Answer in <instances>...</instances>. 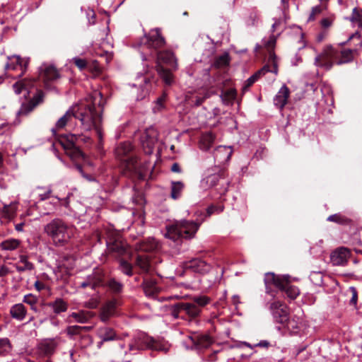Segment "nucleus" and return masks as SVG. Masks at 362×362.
Masks as SVG:
<instances>
[{
    "mask_svg": "<svg viewBox=\"0 0 362 362\" xmlns=\"http://www.w3.org/2000/svg\"><path fill=\"white\" fill-rule=\"evenodd\" d=\"M103 100L102 93L94 91L88 97L85 103L70 107L66 113L61 117L52 129L54 134L56 132L64 129L65 127H73L75 120L81 122V127L85 131L94 129L98 140V148L102 146L103 132L101 129Z\"/></svg>",
    "mask_w": 362,
    "mask_h": 362,
    "instance_id": "f257e3e1",
    "label": "nucleus"
},
{
    "mask_svg": "<svg viewBox=\"0 0 362 362\" xmlns=\"http://www.w3.org/2000/svg\"><path fill=\"white\" fill-rule=\"evenodd\" d=\"M358 54L357 49H342L332 45H327L322 52L315 57V64L326 70H329L334 64L341 65L349 63L354 60L355 55Z\"/></svg>",
    "mask_w": 362,
    "mask_h": 362,
    "instance_id": "f03ea898",
    "label": "nucleus"
},
{
    "mask_svg": "<svg viewBox=\"0 0 362 362\" xmlns=\"http://www.w3.org/2000/svg\"><path fill=\"white\" fill-rule=\"evenodd\" d=\"M44 231L56 247H63L74 237L75 227L62 218H56L44 226Z\"/></svg>",
    "mask_w": 362,
    "mask_h": 362,
    "instance_id": "7ed1b4c3",
    "label": "nucleus"
},
{
    "mask_svg": "<svg viewBox=\"0 0 362 362\" xmlns=\"http://www.w3.org/2000/svg\"><path fill=\"white\" fill-rule=\"evenodd\" d=\"M200 223L194 221L181 220L166 227L165 236L173 241L182 239H191L194 237Z\"/></svg>",
    "mask_w": 362,
    "mask_h": 362,
    "instance_id": "20e7f679",
    "label": "nucleus"
},
{
    "mask_svg": "<svg viewBox=\"0 0 362 362\" xmlns=\"http://www.w3.org/2000/svg\"><path fill=\"white\" fill-rule=\"evenodd\" d=\"M211 173L207 170V175L201 180V186L206 189L211 187H216L220 194H224L228 189L230 180L227 178V173L224 168H219L217 166Z\"/></svg>",
    "mask_w": 362,
    "mask_h": 362,
    "instance_id": "39448f33",
    "label": "nucleus"
},
{
    "mask_svg": "<svg viewBox=\"0 0 362 362\" xmlns=\"http://www.w3.org/2000/svg\"><path fill=\"white\" fill-rule=\"evenodd\" d=\"M134 148L129 141L122 142L115 150L116 158L119 160L129 171H136L138 168L137 158L134 154Z\"/></svg>",
    "mask_w": 362,
    "mask_h": 362,
    "instance_id": "423d86ee",
    "label": "nucleus"
},
{
    "mask_svg": "<svg viewBox=\"0 0 362 362\" xmlns=\"http://www.w3.org/2000/svg\"><path fill=\"white\" fill-rule=\"evenodd\" d=\"M170 312L174 319L192 320L199 315L201 309L193 303L180 302L170 305Z\"/></svg>",
    "mask_w": 362,
    "mask_h": 362,
    "instance_id": "0eeeda50",
    "label": "nucleus"
},
{
    "mask_svg": "<svg viewBox=\"0 0 362 362\" xmlns=\"http://www.w3.org/2000/svg\"><path fill=\"white\" fill-rule=\"evenodd\" d=\"M89 139V137L76 134H70L62 138L59 141V143L71 159H78L83 158V154L76 146L75 143L79 140H83L86 142Z\"/></svg>",
    "mask_w": 362,
    "mask_h": 362,
    "instance_id": "6e6552de",
    "label": "nucleus"
},
{
    "mask_svg": "<svg viewBox=\"0 0 362 362\" xmlns=\"http://www.w3.org/2000/svg\"><path fill=\"white\" fill-rule=\"evenodd\" d=\"M141 341L144 344L143 345L139 344V341L136 345L130 344V350L147 348L166 354L171 348V344L164 339H154L148 336H144L141 339Z\"/></svg>",
    "mask_w": 362,
    "mask_h": 362,
    "instance_id": "1a4fd4ad",
    "label": "nucleus"
},
{
    "mask_svg": "<svg viewBox=\"0 0 362 362\" xmlns=\"http://www.w3.org/2000/svg\"><path fill=\"white\" fill-rule=\"evenodd\" d=\"M141 44L146 49L157 51L164 47L165 40L161 34V30L159 28H155L144 36Z\"/></svg>",
    "mask_w": 362,
    "mask_h": 362,
    "instance_id": "9d476101",
    "label": "nucleus"
},
{
    "mask_svg": "<svg viewBox=\"0 0 362 362\" xmlns=\"http://www.w3.org/2000/svg\"><path fill=\"white\" fill-rule=\"evenodd\" d=\"M268 305L274 321L276 323L284 324L288 317L287 306L279 300H274Z\"/></svg>",
    "mask_w": 362,
    "mask_h": 362,
    "instance_id": "9b49d317",
    "label": "nucleus"
},
{
    "mask_svg": "<svg viewBox=\"0 0 362 362\" xmlns=\"http://www.w3.org/2000/svg\"><path fill=\"white\" fill-rule=\"evenodd\" d=\"M7 63L5 64V69L17 70L21 71L20 76H23L27 71L29 58H21L19 55H13L7 57Z\"/></svg>",
    "mask_w": 362,
    "mask_h": 362,
    "instance_id": "f8f14e48",
    "label": "nucleus"
},
{
    "mask_svg": "<svg viewBox=\"0 0 362 362\" xmlns=\"http://www.w3.org/2000/svg\"><path fill=\"white\" fill-rule=\"evenodd\" d=\"M184 269L200 274H204L211 270V267L205 261L195 258L185 262Z\"/></svg>",
    "mask_w": 362,
    "mask_h": 362,
    "instance_id": "ddd939ff",
    "label": "nucleus"
},
{
    "mask_svg": "<svg viewBox=\"0 0 362 362\" xmlns=\"http://www.w3.org/2000/svg\"><path fill=\"white\" fill-rule=\"evenodd\" d=\"M117 300L112 299L107 301L100 309L99 318L103 322H107L116 315Z\"/></svg>",
    "mask_w": 362,
    "mask_h": 362,
    "instance_id": "4468645a",
    "label": "nucleus"
},
{
    "mask_svg": "<svg viewBox=\"0 0 362 362\" xmlns=\"http://www.w3.org/2000/svg\"><path fill=\"white\" fill-rule=\"evenodd\" d=\"M350 255L351 252L349 249L340 247L331 254V262L335 266H342L347 263Z\"/></svg>",
    "mask_w": 362,
    "mask_h": 362,
    "instance_id": "2eb2a0df",
    "label": "nucleus"
},
{
    "mask_svg": "<svg viewBox=\"0 0 362 362\" xmlns=\"http://www.w3.org/2000/svg\"><path fill=\"white\" fill-rule=\"evenodd\" d=\"M233 150L230 146H219L214 151V158L218 165L229 161Z\"/></svg>",
    "mask_w": 362,
    "mask_h": 362,
    "instance_id": "dca6fc26",
    "label": "nucleus"
},
{
    "mask_svg": "<svg viewBox=\"0 0 362 362\" xmlns=\"http://www.w3.org/2000/svg\"><path fill=\"white\" fill-rule=\"evenodd\" d=\"M156 62V65H161V63H163L171 66L174 69L177 68V62L174 53L169 50L157 52Z\"/></svg>",
    "mask_w": 362,
    "mask_h": 362,
    "instance_id": "f3484780",
    "label": "nucleus"
},
{
    "mask_svg": "<svg viewBox=\"0 0 362 362\" xmlns=\"http://www.w3.org/2000/svg\"><path fill=\"white\" fill-rule=\"evenodd\" d=\"M107 246L110 252H115L117 255H122L127 252V244L119 238H110L107 240Z\"/></svg>",
    "mask_w": 362,
    "mask_h": 362,
    "instance_id": "a211bd4d",
    "label": "nucleus"
},
{
    "mask_svg": "<svg viewBox=\"0 0 362 362\" xmlns=\"http://www.w3.org/2000/svg\"><path fill=\"white\" fill-rule=\"evenodd\" d=\"M286 282V276H276L274 273L269 272L265 274L264 284L266 286L267 293L271 292L270 286L274 285L276 288L284 287Z\"/></svg>",
    "mask_w": 362,
    "mask_h": 362,
    "instance_id": "6ab92c4d",
    "label": "nucleus"
},
{
    "mask_svg": "<svg viewBox=\"0 0 362 362\" xmlns=\"http://www.w3.org/2000/svg\"><path fill=\"white\" fill-rule=\"evenodd\" d=\"M289 95V88L284 84L274 98V105L277 108L283 110L287 103Z\"/></svg>",
    "mask_w": 362,
    "mask_h": 362,
    "instance_id": "aec40b11",
    "label": "nucleus"
},
{
    "mask_svg": "<svg viewBox=\"0 0 362 362\" xmlns=\"http://www.w3.org/2000/svg\"><path fill=\"white\" fill-rule=\"evenodd\" d=\"M158 132L155 128L150 127L146 129L141 137L143 145L146 146L151 151L158 140Z\"/></svg>",
    "mask_w": 362,
    "mask_h": 362,
    "instance_id": "412c9836",
    "label": "nucleus"
},
{
    "mask_svg": "<svg viewBox=\"0 0 362 362\" xmlns=\"http://www.w3.org/2000/svg\"><path fill=\"white\" fill-rule=\"evenodd\" d=\"M40 74L46 81H52L59 78V74L52 64H43L40 66Z\"/></svg>",
    "mask_w": 362,
    "mask_h": 362,
    "instance_id": "4be33fe9",
    "label": "nucleus"
},
{
    "mask_svg": "<svg viewBox=\"0 0 362 362\" xmlns=\"http://www.w3.org/2000/svg\"><path fill=\"white\" fill-rule=\"evenodd\" d=\"M98 336L102 340L98 343V346H100L104 341H113L117 339V334L114 329L106 326L101 327L98 329Z\"/></svg>",
    "mask_w": 362,
    "mask_h": 362,
    "instance_id": "5701e85b",
    "label": "nucleus"
},
{
    "mask_svg": "<svg viewBox=\"0 0 362 362\" xmlns=\"http://www.w3.org/2000/svg\"><path fill=\"white\" fill-rule=\"evenodd\" d=\"M56 349V343L54 340H45L39 344L37 351L41 356H50Z\"/></svg>",
    "mask_w": 362,
    "mask_h": 362,
    "instance_id": "b1692460",
    "label": "nucleus"
},
{
    "mask_svg": "<svg viewBox=\"0 0 362 362\" xmlns=\"http://www.w3.org/2000/svg\"><path fill=\"white\" fill-rule=\"evenodd\" d=\"M42 101V95L38 94L33 100L26 104H23L17 112L18 116L27 115Z\"/></svg>",
    "mask_w": 362,
    "mask_h": 362,
    "instance_id": "393cba45",
    "label": "nucleus"
},
{
    "mask_svg": "<svg viewBox=\"0 0 362 362\" xmlns=\"http://www.w3.org/2000/svg\"><path fill=\"white\" fill-rule=\"evenodd\" d=\"M47 306L52 309L54 313L59 315L68 310V303L62 298H57L53 301L49 302Z\"/></svg>",
    "mask_w": 362,
    "mask_h": 362,
    "instance_id": "a878e982",
    "label": "nucleus"
},
{
    "mask_svg": "<svg viewBox=\"0 0 362 362\" xmlns=\"http://www.w3.org/2000/svg\"><path fill=\"white\" fill-rule=\"evenodd\" d=\"M9 313L12 318L22 321L26 316L27 309L23 304L17 303L11 307Z\"/></svg>",
    "mask_w": 362,
    "mask_h": 362,
    "instance_id": "bb28decb",
    "label": "nucleus"
},
{
    "mask_svg": "<svg viewBox=\"0 0 362 362\" xmlns=\"http://www.w3.org/2000/svg\"><path fill=\"white\" fill-rule=\"evenodd\" d=\"M94 316L93 313L90 311L81 310L79 312H74L69 315V317L72 318L74 322L78 323H86Z\"/></svg>",
    "mask_w": 362,
    "mask_h": 362,
    "instance_id": "cd10ccee",
    "label": "nucleus"
},
{
    "mask_svg": "<svg viewBox=\"0 0 362 362\" xmlns=\"http://www.w3.org/2000/svg\"><path fill=\"white\" fill-rule=\"evenodd\" d=\"M185 187V185L182 181H172L170 197L174 200L179 199L182 197Z\"/></svg>",
    "mask_w": 362,
    "mask_h": 362,
    "instance_id": "c85d7f7f",
    "label": "nucleus"
},
{
    "mask_svg": "<svg viewBox=\"0 0 362 362\" xmlns=\"http://www.w3.org/2000/svg\"><path fill=\"white\" fill-rule=\"evenodd\" d=\"M269 61L272 63V67H271L270 65L266 64L264 65L261 69L257 71V72L258 74L261 76L262 75H264L267 72H272L275 74L276 75L278 73V67H277V63L276 62V55L274 54V52L270 51L269 52Z\"/></svg>",
    "mask_w": 362,
    "mask_h": 362,
    "instance_id": "c756f323",
    "label": "nucleus"
},
{
    "mask_svg": "<svg viewBox=\"0 0 362 362\" xmlns=\"http://www.w3.org/2000/svg\"><path fill=\"white\" fill-rule=\"evenodd\" d=\"M14 267L16 269L21 273L34 269L33 264L28 261V258L26 255H20L19 261L14 265Z\"/></svg>",
    "mask_w": 362,
    "mask_h": 362,
    "instance_id": "7c9ffc66",
    "label": "nucleus"
},
{
    "mask_svg": "<svg viewBox=\"0 0 362 362\" xmlns=\"http://www.w3.org/2000/svg\"><path fill=\"white\" fill-rule=\"evenodd\" d=\"M142 286L144 291L147 296H153L159 292V288L154 280L145 279Z\"/></svg>",
    "mask_w": 362,
    "mask_h": 362,
    "instance_id": "2f4dec72",
    "label": "nucleus"
},
{
    "mask_svg": "<svg viewBox=\"0 0 362 362\" xmlns=\"http://www.w3.org/2000/svg\"><path fill=\"white\" fill-rule=\"evenodd\" d=\"M86 282L88 284L90 288L95 290L97 288L103 286V276L99 272H95L88 275L86 279Z\"/></svg>",
    "mask_w": 362,
    "mask_h": 362,
    "instance_id": "473e14b6",
    "label": "nucleus"
},
{
    "mask_svg": "<svg viewBox=\"0 0 362 362\" xmlns=\"http://www.w3.org/2000/svg\"><path fill=\"white\" fill-rule=\"evenodd\" d=\"M284 287H279V289L284 291L287 296L291 300H294L300 294V291L298 287L289 284L288 278L286 276V282Z\"/></svg>",
    "mask_w": 362,
    "mask_h": 362,
    "instance_id": "72a5a7b5",
    "label": "nucleus"
},
{
    "mask_svg": "<svg viewBox=\"0 0 362 362\" xmlns=\"http://www.w3.org/2000/svg\"><path fill=\"white\" fill-rule=\"evenodd\" d=\"M194 345L197 349H204L208 347L211 344V339L207 335L200 334L191 337Z\"/></svg>",
    "mask_w": 362,
    "mask_h": 362,
    "instance_id": "f704fd0d",
    "label": "nucleus"
},
{
    "mask_svg": "<svg viewBox=\"0 0 362 362\" xmlns=\"http://www.w3.org/2000/svg\"><path fill=\"white\" fill-rule=\"evenodd\" d=\"M156 70L165 84L171 85L173 83V76L170 70L164 68L162 65H156Z\"/></svg>",
    "mask_w": 362,
    "mask_h": 362,
    "instance_id": "c9c22d12",
    "label": "nucleus"
},
{
    "mask_svg": "<svg viewBox=\"0 0 362 362\" xmlns=\"http://www.w3.org/2000/svg\"><path fill=\"white\" fill-rule=\"evenodd\" d=\"M214 139L215 136L211 132H207L203 134L199 142V148L203 151L209 150Z\"/></svg>",
    "mask_w": 362,
    "mask_h": 362,
    "instance_id": "e433bc0d",
    "label": "nucleus"
},
{
    "mask_svg": "<svg viewBox=\"0 0 362 362\" xmlns=\"http://www.w3.org/2000/svg\"><path fill=\"white\" fill-rule=\"evenodd\" d=\"M157 247V243L153 238H148L146 241L136 243V249L144 252H150Z\"/></svg>",
    "mask_w": 362,
    "mask_h": 362,
    "instance_id": "4c0bfd02",
    "label": "nucleus"
},
{
    "mask_svg": "<svg viewBox=\"0 0 362 362\" xmlns=\"http://www.w3.org/2000/svg\"><path fill=\"white\" fill-rule=\"evenodd\" d=\"M105 285L108 287L110 291L115 294H119L122 293L123 290V284L117 281L114 278L110 279L105 284Z\"/></svg>",
    "mask_w": 362,
    "mask_h": 362,
    "instance_id": "58836bf2",
    "label": "nucleus"
},
{
    "mask_svg": "<svg viewBox=\"0 0 362 362\" xmlns=\"http://www.w3.org/2000/svg\"><path fill=\"white\" fill-rule=\"evenodd\" d=\"M20 243H21V242L19 240L14 239V238H10V239H7V240L3 241L0 244V247L3 250L12 251V250H14L16 248H18V246L20 245Z\"/></svg>",
    "mask_w": 362,
    "mask_h": 362,
    "instance_id": "ea45409f",
    "label": "nucleus"
},
{
    "mask_svg": "<svg viewBox=\"0 0 362 362\" xmlns=\"http://www.w3.org/2000/svg\"><path fill=\"white\" fill-rule=\"evenodd\" d=\"M31 83V81H26L25 79L18 81L13 85V90L18 95L21 93L23 90L28 93L29 86Z\"/></svg>",
    "mask_w": 362,
    "mask_h": 362,
    "instance_id": "a19ab883",
    "label": "nucleus"
},
{
    "mask_svg": "<svg viewBox=\"0 0 362 362\" xmlns=\"http://www.w3.org/2000/svg\"><path fill=\"white\" fill-rule=\"evenodd\" d=\"M136 265L144 273L148 272L150 269V262L146 256L139 255L136 259Z\"/></svg>",
    "mask_w": 362,
    "mask_h": 362,
    "instance_id": "79ce46f5",
    "label": "nucleus"
},
{
    "mask_svg": "<svg viewBox=\"0 0 362 362\" xmlns=\"http://www.w3.org/2000/svg\"><path fill=\"white\" fill-rule=\"evenodd\" d=\"M37 196L40 201H45L52 197V189L50 186L48 187H37Z\"/></svg>",
    "mask_w": 362,
    "mask_h": 362,
    "instance_id": "37998d69",
    "label": "nucleus"
},
{
    "mask_svg": "<svg viewBox=\"0 0 362 362\" xmlns=\"http://www.w3.org/2000/svg\"><path fill=\"white\" fill-rule=\"evenodd\" d=\"M235 97H236V91L234 89H229L226 91H223L221 95L222 101L226 105L232 104V103L235 100Z\"/></svg>",
    "mask_w": 362,
    "mask_h": 362,
    "instance_id": "c03bdc74",
    "label": "nucleus"
},
{
    "mask_svg": "<svg viewBox=\"0 0 362 362\" xmlns=\"http://www.w3.org/2000/svg\"><path fill=\"white\" fill-rule=\"evenodd\" d=\"M119 269L127 276H131L133 275V267L127 260L121 259L119 261Z\"/></svg>",
    "mask_w": 362,
    "mask_h": 362,
    "instance_id": "a18cd8bd",
    "label": "nucleus"
},
{
    "mask_svg": "<svg viewBox=\"0 0 362 362\" xmlns=\"http://www.w3.org/2000/svg\"><path fill=\"white\" fill-rule=\"evenodd\" d=\"M282 325L291 332H296L299 329V318L296 319L295 317L289 318V317H288L286 322Z\"/></svg>",
    "mask_w": 362,
    "mask_h": 362,
    "instance_id": "49530a36",
    "label": "nucleus"
},
{
    "mask_svg": "<svg viewBox=\"0 0 362 362\" xmlns=\"http://www.w3.org/2000/svg\"><path fill=\"white\" fill-rule=\"evenodd\" d=\"M327 221L330 222H334L341 225L348 224L350 222V220L348 218H346V216L341 214H335L333 215H330L327 218Z\"/></svg>",
    "mask_w": 362,
    "mask_h": 362,
    "instance_id": "de8ad7c7",
    "label": "nucleus"
},
{
    "mask_svg": "<svg viewBox=\"0 0 362 362\" xmlns=\"http://www.w3.org/2000/svg\"><path fill=\"white\" fill-rule=\"evenodd\" d=\"M11 344L8 338H0V356L8 354L11 351Z\"/></svg>",
    "mask_w": 362,
    "mask_h": 362,
    "instance_id": "09e8293b",
    "label": "nucleus"
},
{
    "mask_svg": "<svg viewBox=\"0 0 362 362\" xmlns=\"http://www.w3.org/2000/svg\"><path fill=\"white\" fill-rule=\"evenodd\" d=\"M230 57L228 53H224L218 57L214 61V66L217 68L224 67L228 65Z\"/></svg>",
    "mask_w": 362,
    "mask_h": 362,
    "instance_id": "8fccbe9b",
    "label": "nucleus"
},
{
    "mask_svg": "<svg viewBox=\"0 0 362 362\" xmlns=\"http://www.w3.org/2000/svg\"><path fill=\"white\" fill-rule=\"evenodd\" d=\"M193 303L197 305L199 308L204 307L209 304L211 299L206 296H197L192 298Z\"/></svg>",
    "mask_w": 362,
    "mask_h": 362,
    "instance_id": "3c124183",
    "label": "nucleus"
},
{
    "mask_svg": "<svg viewBox=\"0 0 362 362\" xmlns=\"http://www.w3.org/2000/svg\"><path fill=\"white\" fill-rule=\"evenodd\" d=\"M350 19L353 22H358L359 26L362 28V10L354 8Z\"/></svg>",
    "mask_w": 362,
    "mask_h": 362,
    "instance_id": "603ef678",
    "label": "nucleus"
},
{
    "mask_svg": "<svg viewBox=\"0 0 362 362\" xmlns=\"http://www.w3.org/2000/svg\"><path fill=\"white\" fill-rule=\"evenodd\" d=\"M274 22L272 25L271 31L272 34H274L275 32L279 31L278 33H280L284 30L283 21L280 18L274 19Z\"/></svg>",
    "mask_w": 362,
    "mask_h": 362,
    "instance_id": "864d4df0",
    "label": "nucleus"
},
{
    "mask_svg": "<svg viewBox=\"0 0 362 362\" xmlns=\"http://www.w3.org/2000/svg\"><path fill=\"white\" fill-rule=\"evenodd\" d=\"M310 281L317 286H320L322 284V274L320 272H312L310 275Z\"/></svg>",
    "mask_w": 362,
    "mask_h": 362,
    "instance_id": "5fc2aeb1",
    "label": "nucleus"
},
{
    "mask_svg": "<svg viewBox=\"0 0 362 362\" xmlns=\"http://www.w3.org/2000/svg\"><path fill=\"white\" fill-rule=\"evenodd\" d=\"M223 205H211L206 209V214L208 216H210L213 214H220L223 211Z\"/></svg>",
    "mask_w": 362,
    "mask_h": 362,
    "instance_id": "6e6d98bb",
    "label": "nucleus"
},
{
    "mask_svg": "<svg viewBox=\"0 0 362 362\" xmlns=\"http://www.w3.org/2000/svg\"><path fill=\"white\" fill-rule=\"evenodd\" d=\"M279 35L280 33H277L276 35L272 33L267 41L264 42L265 47L268 49H273Z\"/></svg>",
    "mask_w": 362,
    "mask_h": 362,
    "instance_id": "4d7b16f0",
    "label": "nucleus"
},
{
    "mask_svg": "<svg viewBox=\"0 0 362 362\" xmlns=\"http://www.w3.org/2000/svg\"><path fill=\"white\" fill-rule=\"evenodd\" d=\"M322 8L321 6H316L312 8L311 12L308 16V21H313L315 20L316 16L321 13Z\"/></svg>",
    "mask_w": 362,
    "mask_h": 362,
    "instance_id": "13d9d810",
    "label": "nucleus"
},
{
    "mask_svg": "<svg viewBox=\"0 0 362 362\" xmlns=\"http://www.w3.org/2000/svg\"><path fill=\"white\" fill-rule=\"evenodd\" d=\"M72 62L81 71L85 69L87 66V62L84 59L76 57L72 59Z\"/></svg>",
    "mask_w": 362,
    "mask_h": 362,
    "instance_id": "bf43d9fd",
    "label": "nucleus"
},
{
    "mask_svg": "<svg viewBox=\"0 0 362 362\" xmlns=\"http://www.w3.org/2000/svg\"><path fill=\"white\" fill-rule=\"evenodd\" d=\"M66 333L69 336L77 335L81 333V326L72 325L69 326L66 329Z\"/></svg>",
    "mask_w": 362,
    "mask_h": 362,
    "instance_id": "052dcab7",
    "label": "nucleus"
},
{
    "mask_svg": "<svg viewBox=\"0 0 362 362\" xmlns=\"http://www.w3.org/2000/svg\"><path fill=\"white\" fill-rule=\"evenodd\" d=\"M23 301L30 305H33V304H37V298L33 294H27L23 297Z\"/></svg>",
    "mask_w": 362,
    "mask_h": 362,
    "instance_id": "680f3d73",
    "label": "nucleus"
},
{
    "mask_svg": "<svg viewBox=\"0 0 362 362\" xmlns=\"http://www.w3.org/2000/svg\"><path fill=\"white\" fill-rule=\"evenodd\" d=\"M349 291L351 293V299L349 300V304L350 305H353L355 306L356 305V303H357V300H358L357 291H356V288L350 287L349 288Z\"/></svg>",
    "mask_w": 362,
    "mask_h": 362,
    "instance_id": "e2e57ef3",
    "label": "nucleus"
},
{
    "mask_svg": "<svg viewBox=\"0 0 362 362\" xmlns=\"http://www.w3.org/2000/svg\"><path fill=\"white\" fill-rule=\"evenodd\" d=\"M260 77V76L258 74L257 72L254 74L252 76H251L250 78H248L245 83L244 88H248L251 86Z\"/></svg>",
    "mask_w": 362,
    "mask_h": 362,
    "instance_id": "0e129e2a",
    "label": "nucleus"
},
{
    "mask_svg": "<svg viewBox=\"0 0 362 362\" xmlns=\"http://www.w3.org/2000/svg\"><path fill=\"white\" fill-rule=\"evenodd\" d=\"M333 19L331 18H324L320 21V25L323 28H328L332 25Z\"/></svg>",
    "mask_w": 362,
    "mask_h": 362,
    "instance_id": "69168bd1",
    "label": "nucleus"
},
{
    "mask_svg": "<svg viewBox=\"0 0 362 362\" xmlns=\"http://www.w3.org/2000/svg\"><path fill=\"white\" fill-rule=\"evenodd\" d=\"M87 18L89 25H94L95 23V13L93 10H88L87 11Z\"/></svg>",
    "mask_w": 362,
    "mask_h": 362,
    "instance_id": "338daca9",
    "label": "nucleus"
},
{
    "mask_svg": "<svg viewBox=\"0 0 362 362\" xmlns=\"http://www.w3.org/2000/svg\"><path fill=\"white\" fill-rule=\"evenodd\" d=\"M255 346L263 348H268L270 346V343L267 340H262L259 343L256 344Z\"/></svg>",
    "mask_w": 362,
    "mask_h": 362,
    "instance_id": "774afa93",
    "label": "nucleus"
}]
</instances>
